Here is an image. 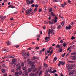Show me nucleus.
Masks as SVG:
<instances>
[{
	"label": "nucleus",
	"mask_w": 76,
	"mask_h": 76,
	"mask_svg": "<svg viewBox=\"0 0 76 76\" xmlns=\"http://www.w3.org/2000/svg\"><path fill=\"white\" fill-rule=\"evenodd\" d=\"M16 61V60L15 59H13L12 60V62H13V63H15Z\"/></svg>",
	"instance_id": "obj_26"
},
{
	"label": "nucleus",
	"mask_w": 76,
	"mask_h": 76,
	"mask_svg": "<svg viewBox=\"0 0 76 76\" xmlns=\"http://www.w3.org/2000/svg\"><path fill=\"white\" fill-rule=\"evenodd\" d=\"M37 70V68H35V69H33V71L34 72H35Z\"/></svg>",
	"instance_id": "obj_19"
},
{
	"label": "nucleus",
	"mask_w": 76,
	"mask_h": 76,
	"mask_svg": "<svg viewBox=\"0 0 76 76\" xmlns=\"http://www.w3.org/2000/svg\"><path fill=\"white\" fill-rule=\"evenodd\" d=\"M24 74L23 75V76H28V73L27 72V70H26L24 72Z\"/></svg>",
	"instance_id": "obj_4"
},
{
	"label": "nucleus",
	"mask_w": 76,
	"mask_h": 76,
	"mask_svg": "<svg viewBox=\"0 0 76 76\" xmlns=\"http://www.w3.org/2000/svg\"><path fill=\"white\" fill-rule=\"evenodd\" d=\"M51 15H52L53 16H55V15L53 13V12H51Z\"/></svg>",
	"instance_id": "obj_40"
},
{
	"label": "nucleus",
	"mask_w": 76,
	"mask_h": 76,
	"mask_svg": "<svg viewBox=\"0 0 76 76\" xmlns=\"http://www.w3.org/2000/svg\"><path fill=\"white\" fill-rule=\"evenodd\" d=\"M75 37H72L71 38V39L72 40H74V39H75Z\"/></svg>",
	"instance_id": "obj_34"
},
{
	"label": "nucleus",
	"mask_w": 76,
	"mask_h": 76,
	"mask_svg": "<svg viewBox=\"0 0 76 76\" xmlns=\"http://www.w3.org/2000/svg\"><path fill=\"white\" fill-rule=\"evenodd\" d=\"M64 41L63 40H61L60 42V43H63V42Z\"/></svg>",
	"instance_id": "obj_48"
},
{
	"label": "nucleus",
	"mask_w": 76,
	"mask_h": 76,
	"mask_svg": "<svg viewBox=\"0 0 76 76\" xmlns=\"http://www.w3.org/2000/svg\"><path fill=\"white\" fill-rule=\"evenodd\" d=\"M72 58H73V60H75V59H76V57L75 56H73Z\"/></svg>",
	"instance_id": "obj_35"
},
{
	"label": "nucleus",
	"mask_w": 76,
	"mask_h": 76,
	"mask_svg": "<svg viewBox=\"0 0 76 76\" xmlns=\"http://www.w3.org/2000/svg\"><path fill=\"white\" fill-rule=\"evenodd\" d=\"M19 45H16L15 47L16 48H18L19 47Z\"/></svg>",
	"instance_id": "obj_53"
},
{
	"label": "nucleus",
	"mask_w": 76,
	"mask_h": 76,
	"mask_svg": "<svg viewBox=\"0 0 76 76\" xmlns=\"http://www.w3.org/2000/svg\"><path fill=\"white\" fill-rule=\"evenodd\" d=\"M26 52H24L23 54V55L22 56H23V57H25L26 56Z\"/></svg>",
	"instance_id": "obj_15"
},
{
	"label": "nucleus",
	"mask_w": 76,
	"mask_h": 76,
	"mask_svg": "<svg viewBox=\"0 0 76 76\" xmlns=\"http://www.w3.org/2000/svg\"><path fill=\"white\" fill-rule=\"evenodd\" d=\"M10 44H11V43L10 42H9V41H7V45H10Z\"/></svg>",
	"instance_id": "obj_31"
},
{
	"label": "nucleus",
	"mask_w": 76,
	"mask_h": 76,
	"mask_svg": "<svg viewBox=\"0 0 76 76\" xmlns=\"http://www.w3.org/2000/svg\"><path fill=\"white\" fill-rule=\"evenodd\" d=\"M40 37V35L39 34H38L37 36L36 37L37 38H39Z\"/></svg>",
	"instance_id": "obj_22"
},
{
	"label": "nucleus",
	"mask_w": 76,
	"mask_h": 76,
	"mask_svg": "<svg viewBox=\"0 0 76 76\" xmlns=\"http://www.w3.org/2000/svg\"><path fill=\"white\" fill-rule=\"evenodd\" d=\"M73 24H74V23L73 22H72L71 23V25L72 26H73Z\"/></svg>",
	"instance_id": "obj_55"
},
{
	"label": "nucleus",
	"mask_w": 76,
	"mask_h": 76,
	"mask_svg": "<svg viewBox=\"0 0 76 76\" xmlns=\"http://www.w3.org/2000/svg\"><path fill=\"white\" fill-rule=\"evenodd\" d=\"M19 74V72H16L15 73V75H17L18 74Z\"/></svg>",
	"instance_id": "obj_33"
},
{
	"label": "nucleus",
	"mask_w": 76,
	"mask_h": 76,
	"mask_svg": "<svg viewBox=\"0 0 76 76\" xmlns=\"http://www.w3.org/2000/svg\"><path fill=\"white\" fill-rule=\"evenodd\" d=\"M39 48V47H37L35 48L36 50H38Z\"/></svg>",
	"instance_id": "obj_43"
},
{
	"label": "nucleus",
	"mask_w": 76,
	"mask_h": 76,
	"mask_svg": "<svg viewBox=\"0 0 76 76\" xmlns=\"http://www.w3.org/2000/svg\"><path fill=\"white\" fill-rule=\"evenodd\" d=\"M35 6V4H33L31 6L32 7H34Z\"/></svg>",
	"instance_id": "obj_60"
},
{
	"label": "nucleus",
	"mask_w": 76,
	"mask_h": 76,
	"mask_svg": "<svg viewBox=\"0 0 76 76\" xmlns=\"http://www.w3.org/2000/svg\"><path fill=\"white\" fill-rule=\"evenodd\" d=\"M26 3L28 5H30V1H28L26 2Z\"/></svg>",
	"instance_id": "obj_20"
},
{
	"label": "nucleus",
	"mask_w": 76,
	"mask_h": 76,
	"mask_svg": "<svg viewBox=\"0 0 76 76\" xmlns=\"http://www.w3.org/2000/svg\"><path fill=\"white\" fill-rule=\"evenodd\" d=\"M28 64L31 66V69H34L35 67V65H34V62H32V61H30L28 62Z\"/></svg>",
	"instance_id": "obj_2"
},
{
	"label": "nucleus",
	"mask_w": 76,
	"mask_h": 76,
	"mask_svg": "<svg viewBox=\"0 0 76 76\" xmlns=\"http://www.w3.org/2000/svg\"><path fill=\"white\" fill-rule=\"evenodd\" d=\"M52 11H53V10H52V8H50L49 10V11L50 12H52Z\"/></svg>",
	"instance_id": "obj_36"
},
{
	"label": "nucleus",
	"mask_w": 76,
	"mask_h": 76,
	"mask_svg": "<svg viewBox=\"0 0 76 76\" xmlns=\"http://www.w3.org/2000/svg\"><path fill=\"white\" fill-rule=\"evenodd\" d=\"M70 71H72L73 72H76V69H71L69 70Z\"/></svg>",
	"instance_id": "obj_14"
},
{
	"label": "nucleus",
	"mask_w": 76,
	"mask_h": 76,
	"mask_svg": "<svg viewBox=\"0 0 76 76\" xmlns=\"http://www.w3.org/2000/svg\"><path fill=\"white\" fill-rule=\"evenodd\" d=\"M26 58L28 57L29 56V53H27L26 54Z\"/></svg>",
	"instance_id": "obj_16"
},
{
	"label": "nucleus",
	"mask_w": 76,
	"mask_h": 76,
	"mask_svg": "<svg viewBox=\"0 0 76 76\" xmlns=\"http://www.w3.org/2000/svg\"><path fill=\"white\" fill-rule=\"evenodd\" d=\"M61 27V25H59L57 27V28H58V30H59L60 29V28Z\"/></svg>",
	"instance_id": "obj_18"
},
{
	"label": "nucleus",
	"mask_w": 76,
	"mask_h": 76,
	"mask_svg": "<svg viewBox=\"0 0 76 76\" xmlns=\"http://www.w3.org/2000/svg\"><path fill=\"white\" fill-rule=\"evenodd\" d=\"M43 65L44 66H45V67H48L49 66V65L47 64H45V63H44L43 64Z\"/></svg>",
	"instance_id": "obj_13"
},
{
	"label": "nucleus",
	"mask_w": 76,
	"mask_h": 76,
	"mask_svg": "<svg viewBox=\"0 0 76 76\" xmlns=\"http://www.w3.org/2000/svg\"><path fill=\"white\" fill-rule=\"evenodd\" d=\"M61 6L63 8H64L65 7V6L64 4H61Z\"/></svg>",
	"instance_id": "obj_21"
},
{
	"label": "nucleus",
	"mask_w": 76,
	"mask_h": 76,
	"mask_svg": "<svg viewBox=\"0 0 76 76\" xmlns=\"http://www.w3.org/2000/svg\"><path fill=\"white\" fill-rule=\"evenodd\" d=\"M2 66H3V67H6V66H5V64H3L2 65Z\"/></svg>",
	"instance_id": "obj_56"
},
{
	"label": "nucleus",
	"mask_w": 76,
	"mask_h": 76,
	"mask_svg": "<svg viewBox=\"0 0 76 76\" xmlns=\"http://www.w3.org/2000/svg\"><path fill=\"white\" fill-rule=\"evenodd\" d=\"M69 54V53L68 52V53H67V55H66V56H68Z\"/></svg>",
	"instance_id": "obj_61"
},
{
	"label": "nucleus",
	"mask_w": 76,
	"mask_h": 76,
	"mask_svg": "<svg viewBox=\"0 0 76 76\" xmlns=\"http://www.w3.org/2000/svg\"><path fill=\"white\" fill-rule=\"evenodd\" d=\"M21 69V67L20 65L19 67H17V71H18V70H20Z\"/></svg>",
	"instance_id": "obj_6"
},
{
	"label": "nucleus",
	"mask_w": 76,
	"mask_h": 76,
	"mask_svg": "<svg viewBox=\"0 0 76 76\" xmlns=\"http://www.w3.org/2000/svg\"><path fill=\"white\" fill-rule=\"evenodd\" d=\"M58 18L57 17H56V16L55 17V19H58Z\"/></svg>",
	"instance_id": "obj_63"
},
{
	"label": "nucleus",
	"mask_w": 76,
	"mask_h": 76,
	"mask_svg": "<svg viewBox=\"0 0 76 76\" xmlns=\"http://www.w3.org/2000/svg\"><path fill=\"white\" fill-rule=\"evenodd\" d=\"M50 39V36H48V37H46L45 38V40H48V39Z\"/></svg>",
	"instance_id": "obj_9"
},
{
	"label": "nucleus",
	"mask_w": 76,
	"mask_h": 76,
	"mask_svg": "<svg viewBox=\"0 0 76 76\" xmlns=\"http://www.w3.org/2000/svg\"><path fill=\"white\" fill-rule=\"evenodd\" d=\"M56 48H60V45L58 44H57L56 46Z\"/></svg>",
	"instance_id": "obj_29"
},
{
	"label": "nucleus",
	"mask_w": 76,
	"mask_h": 76,
	"mask_svg": "<svg viewBox=\"0 0 76 76\" xmlns=\"http://www.w3.org/2000/svg\"><path fill=\"white\" fill-rule=\"evenodd\" d=\"M10 64H11V66H13V64H14V63L12 62L10 63Z\"/></svg>",
	"instance_id": "obj_37"
},
{
	"label": "nucleus",
	"mask_w": 76,
	"mask_h": 76,
	"mask_svg": "<svg viewBox=\"0 0 76 76\" xmlns=\"http://www.w3.org/2000/svg\"><path fill=\"white\" fill-rule=\"evenodd\" d=\"M69 75H73V73L72 72H70L69 73Z\"/></svg>",
	"instance_id": "obj_44"
},
{
	"label": "nucleus",
	"mask_w": 76,
	"mask_h": 76,
	"mask_svg": "<svg viewBox=\"0 0 76 76\" xmlns=\"http://www.w3.org/2000/svg\"><path fill=\"white\" fill-rule=\"evenodd\" d=\"M38 58L37 57H36L35 56H34L33 57V60H35V59H37Z\"/></svg>",
	"instance_id": "obj_17"
},
{
	"label": "nucleus",
	"mask_w": 76,
	"mask_h": 76,
	"mask_svg": "<svg viewBox=\"0 0 76 76\" xmlns=\"http://www.w3.org/2000/svg\"><path fill=\"white\" fill-rule=\"evenodd\" d=\"M26 69V67H24L23 68V70H25Z\"/></svg>",
	"instance_id": "obj_50"
},
{
	"label": "nucleus",
	"mask_w": 76,
	"mask_h": 76,
	"mask_svg": "<svg viewBox=\"0 0 76 76\" xmlns=\"http://www.w3.org/2000/svg\"><path fill=\"white\" fill-rule=\"evenodd\" d=\"M65 23L64 22H62L61 23V25L62 26H63L64 24Z\"/></svg>",
	"instance_id": "obj_39"
},
{
	"label": "nucleus",
	"mask_w": 76,
	"mask_h": 76,
	"mask_svg": "<svg viewBox=\"0 0 76 76\" xmlns=\"http://www.w3.org/2000/svg\"><path fill=\"white\" fill-rule=\"evenodd\" d=\"M53 69V68L52 67H50V70H49V72L51 73V71H52V69Z\"/></svg>",
	"instance_id": "obj_28"
},
{
	"label": "nucleus",
	"mask_w": 76,
	"mask_h": 76,
	"mask_svg": "<svg viewBox=\"0 0 76 76\" xmlns=\"http://www.w3.org/2000/svg\"><path fill=\"white\" fill-rule=\"evenodd\" d=\"M30 4H32L34 2V1L33 0H32L30 2Z\"/></svg>",
	"instance_id": "obj_42"
},
{
	"label": "nucleus",
	"mask_w": 76,
	"mask_h": 76,
	"mask_svg": "<svg viewBox=\"0 0 76 76\" xmlns=\"http://www.w3.org/2000/svg\"><path fill=\"white\" fill-rule=\"evenodd\" d=\"M49 70L50 69H47L46 70V71L45 72V74H48V73L49 72Z\"/></svg>",
	"instance_id": "obj_8"
},
{
	"label": "nucleus",
	"mask_w": 76,
	"mask_h": 76,
	"mask_svg": "<svg viewBox=\"0 0 76 76\" xmlns=\"http://www.w3.org/2000/svg\"><path fill=\"white\" fill-rule=\"evenodd\" d=\"M72 55L76 56V52H72L71 53Z\"/></svg>",
	"instance_id": "obj_12"
},
{
	"label": "nucleus",
	"mask_w": 76,
	"mask_h": 76,
	"mask_svg": "<svg viewBox=\"0 0 76 76\" xmlns=\"http://www.w3.org/2000/svg\"><path fill=\"white\" fill-rule=\"evenodd\" d=\"M30 76H34V75L33 73H31V74H30Z\"/></svg>",
	"instance_id": "obj_25"
},
{
	"label": "nucleus",
	"mask_w": 76,
	"mask_h": 76,
	"mask_svg": "<svg viewBox=\"0 0 76 76\" xmlns=\"http://www.w3.org/2000/svg\"><path fill=\"white\" fill-rule=\"evenodd\" d=\"M32 70V69L30 68H29L28 69V72H31Z\"/></svg>",
	"instance_id": "obj_10"
},
{
	"label": "nucleus",
	"mask_w": 76,
	"mask_h": 76,
	"mask_svg": "<svg viewBox=\"0 0 76 76\" xmlns=\"http://www.w3.org/2000/svg\"><path fill=\"white\" fill-rule=\"evenodd\" d=\"M57 58H56V57H55L54 58V60L55 61H56L57 60Z\"/></svg>",
	"instance_id": "obj_59"
},
{
	"label": "nucleus",
	"mask_w": 76,
	"mask_h": 76,
	"mask_svg": "<svg viewBox=\"0 0 76 76\" xmlns=\"http://www.w3.org/2000/svg\"><path fill=\"white\" fill-rule=\"evenodd\" d=\"M2 72L3 73H5V70L4 69H2Z\"/></svg>",
	"instance_id": "obj_24"
},
{
	"label": "nucleus",
	"mask_w": 76,
	"mask_h": 76,
	"mask_svg": "<svg viewBox=\"0 0 76 76\" xmlns=\"http://www.w3.org/2000/svg\"><path fill=\"white\" fill-rule=\"evenodd\" d=\"M62 49H60L59 52H60V53H61V52H62Z\"/></svg>",
	"instance_id": "obj_58"
},
{
	"label": "nucleus",
	"mask_w": 76,
	"mask_h": 76,
	"mask_svg": "<svg viewBox=\"0 0 76 76\" xmlns=\"http://www.w3.org/2000/svg\"><path fill=\"white\" fill-rule=\"evenodd\" d=\"M66 45V44L65 43V42L63 43V45L64 47H65Z\"/></svg>",
	"instance_id": "obj_23"
},
{
	"label": "nucleus",
	"mask_w": 76,
	"mask_h": 76,
	"mask_svg": "<svg viewBox=\"0 0 76 76\" xmlns=\"http://www.w3.org/2000/svg\"><path fill=\"white\" fill-rule=\"evenodd\" d=\"M37 8H35L34 9V11L35 12H36L37 11Z\"/></svg>",
	"instance_id": "obj_45"
},
{
	"label": "nucleus",
	"mask_w": 76,
	"mask_h": 76,
	"mask_svg": "<svg viewBox=\"0 0 76 76\" xmlns=\"http://www.w3.org/2000/svg\"><path fill=\"white\" fill-rule=\"evenodd\" d=\"M69 68H68V69L69 70H71V69H72V67H73V65H71L70 66H69Z\"/></svg>",
	"instance_id": "obj_7"
},
{
	"label": "nucleus",
	"mask_w": 76,
	"mask_h": 76,
	"mask_svg": "<svg viewBox=\"0 0 76 76\" xmlns=\"http://www.w3.org/2000/svg\"><path fill=\"white\" fill-rule=\"evenodd\" d=\"M45 76H50V74H45Z\"/></svg>",
	"instance_id": "obj_41"
},
{
	"label": "nucleus",
	"mask_w": 76,
	"mask_h": 76,
	"mask_svg": "<svg viewBox=\"0 0 76 76\" xmlns=\"http://www.w3.org/2000/svg\"><path fill=\"white\" fill-rule=\"evenodd\" d=\"M35 7H36V8H37L39 7V5H35Z\"/></svg>",
	"instance_id": "obj_51"
},
{
	"label": "nucleus",
	"mask_w": 76,
	"mask_h": 76,
	"mask_svg": "<svg viewBox=\"0 0 76 76\" xmlns=\"http://www.w3.org/2000/svg\"><path fill=\"white\" fill-rule=\"evenodd\" d=\"M52 53H53V50H51V52H50V53L49 54V55L51 56V54H52Z\"/></svg>",
	"instance_id": "obj_49"
},
{
	"label": "nucleus",
	"mask_w": 76,
	"mask_h": 76,
	"mask_svg": "<svg viewBox=\"0 0 76 76\" xmlns=\"http://www.w3.org/2000/svg\"><path fill=\"white\" fill-rule=\"evenodd\" d=\"M53 2H58V1L57 0H53Z\"/></svg>",
	"instance_id": "obj_38"
},
{
	"label": "nucleus",
	"mask_w": 76,
	"mask_h": 76,
	"mask_svg": "<svg viewBox=\"0 0 76 76\" xmlns=\"http://www.w3.org/2000/svg\"><path fill=\"white\" fill-rule=\"evenodd\" d=\"M44 23L45 24H48V21H45L44 22Z\"/></svg>",
	"instance_id": "obj_46"
},
{
	"label": "nucleus",
	"mask_w": 76,
	"mask_h": 76,
	"mask_svg": "<svg viewBox=\"0 0 76 76\" xmlns=\"http://www.w3.org/2000/svg\"><path fill=\"white\" fill-rule=\"evenodd\" d=\"M4 76H7V74H5L4 75Z\"/></svg>",
	"instance_id": "obj_64"
},
{
	"label": "nucleus",
	"mask_w": 76,
	"mask_h": 76,
	"mask_svg": "<svg viewBox=\"0 0 76 76\" xmlns=\"http://www.w3.org/2000/svg\"><path fill=\"white\" fill-rule=\"evenodd\" d=\"M24 66V63H21V66L23 67Z\"/></svg>",
	"instance_id": "obj_30"
},
{
	"label": "nucleus",
	"mask_w": 76,
	"mask_h": 76,
	"mask_svg": "<svg viewBox=\"0 0 76 76\" xmlns=\"http://www.w3.org/2000/svg\"><path fill=\"white\" fill-rule=\"evenodd\" d=\"M59 17H60V18H61V19H64V18L63 17L61 16V15H59Z\"/></svg>",
	"instance_id": "obj_54"
},
{
	"label": "nucleus",
	"mask_w": 76,
	"mask_h": 76,
	"mask_svg": "<svg viewBox=\"0 0 76 76\" xmlns=\"http://www.w3.org/2000/svg\"><path fill=\"white\" fill-rule=\"evenodd\" d=\"M61 65H64L65 63L63 61L61 62V61H60L58 63V66H60L61 65Z\"/></svg>",
	"instance_id": "obj_5"
},
{
	"label": "nucleus",
	"mask_w": 76,
	"mask_h": 76,
	"mask_svg": "<svg viewBox=\"0 0 76 76\" xmlns=\"http://www.w3.org/2000/svg\"><path fill=\"white\" fill-rule=\"evenodd\" d=\"M22 71H20V72H19V73H18V74H19V75H21L22 73Z\"/></svg>",
	"instance_id": "obj_27"
},
{
	"label": "nucleus",
	"mask_w": 76,
	"mask_h": 76,
	"mask_svg": "<svg viewBox=\"0 0 76 76\" xmlns=\"http://www.w3.org/2000/svg\"><path fill=\"white\" fill-rule=\"evenodd\" d=\"M71 26L69 25V26L68 27V29H70V28H71Z\"/></svg>",
	"instance_id": "obj_57"
},
{
	"label": "nucleus",
	"mask_w": 76,
	"mask_h": 76,
	"mask_svg": "<svg viewBox=\"0 0 76 76\" xmlns=\"http://www.w3.org/2000/svg\"><path fill=\"white\" fill-rule=\"evenodd\" d=\"M15 57V56L14 55H13L12 56H10V59L14 58Z\"/></svg>",
	"instance_id": "obj_32"
},
{
	"label": "nucleus",
	"mask_w": 76,
	"mask_h": 76,
	"mask_svg": "<svg viewBox=\"0 0 76 76\" xmlns=\"http://www.w3.org/2000/svg\"><path fill=\"white\" fill-rule=\"evenodd\" d=\"M20 63H18V64H17V65H16V66L17 67H18V66L19 65H20Z\"/></svg>",
	"instance_id": "obj_47"
},
{
	"label": "nucleus",
	"mask_w": 76,
	"mask_h": 76,
	"mask_svg": "<svg viewBox=\"0 0 76 76\" xmlns=\"http://www.w3.org/2000/svg\"><path fill=\"white\" fill-rule=\"evenodd\" d=\"M52 21L53 22H52L50 21H48L49 23L51 25L53 24V22H54V23H56V22L57 21V20L56 19L52 20Z\"/></svg>",
	"instance_id": "obj_3"
},
{
	"label": "nucleus",
	"mask_w": 76,
	"mask_h": 76,
	"mask_svg": "<svg viewBox=\"0 0 76 76\" xmlns=\"http://www.w3.org/2000/svg\"><path fill=\"white\" fill-rule=\"evenodd\" d=\"M11 8H15V7L14 6H12H12H11Z\"/></svg>",
	"instance_id": "obj_62"
},
{
	"label": "nucleus",
	"mask_w": 76,
	"mask_h": 76,
	"mask_svg": "<svg viewBox=\"0 0 76 76\" xmlns=\"http://www.w3.org/2000/svg\"><path fill=\"white\" fill-rule=\"evenodd\" d=\"M42 10L41 9H39V10L38 11V12H40Z\"/></svg>",
	"instance_id": "obj_52"
},
{
	"label": "nucleus",
	"mask_w": 76,
	"mask_h": 76,
	"mask_svg": "<svg viewBox=\"0 0 76 76\" xmlns=\"http://www.w3.org/2000/svg\"><path fill=\"white\" fill-rule=\"evenodd\" d=\"M48 49H47V50L45 51V55H47L48 54Z\"/></svg>",
	"instance_id": "obj_11"
},
{
	"label": "nucleus",
	"mask_w": 76,
	"mask_h": 76,
	"mask_svg": "<svg viewBox=\"0 0 76 76\" xmlns=\"http://www.w3.org/2000/svg\"><path fill=\"white\" fill-rule=\"evenodd\" d=\"M25 12H26V15H29L30 14L33 15L34 13L33 12H32V9L31 8H30L28 10L26 11Z\"/></svg>",
	"instance_id": "obj_1"
}]
</instances>
